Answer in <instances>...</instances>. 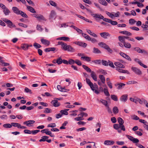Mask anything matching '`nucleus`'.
Returning <instances> with one entry per match:
<instances>
[{
	"label": "nucleus",
	"instance_id": "nucleus-1",
	"mask_svg": "<svg viewBox=\"0 0 148 148\" xmlns=\"http://www.w3.org/2000/svg\"><path fill=\"white\" fill-rule=\"evenodd\" d=\"M58 45H61V49L64 51L73 52L75 51V49L70 45H68L66 43H64L61 41H59Z\"/></svg>",
	"mask_w": 148,
	"mask_h": 148
},
{
	"label": "nucleus",
	"instance_id": "nucleus-2",
	"mask_svg": "<svg viewBox=\"0 0 148 148\" xmlns=\"http://www.w3.org/2000/svg\"><path fill=\"white\" fill-rule=\"evenodd\" d=\"M86 80L87 84L89 86L92 90L94 91L95 93L97 94H99L100 92L98 90V86L97 84L94 83L93 84L88 79L86 78Z\"/></svg>",
	"mask_w": 148,
	"mask_h": 148
},
{
	"label": "nucleus",
	"instance_id": "nucleus-3",
	"mask_svg": "<svg viewBox=\"0 0 148 148\" xmlns=\"http://www.w3.org/2000/svg\"><path fill=\"white\" fill-rule=\"evenodd\" d=\"M126 136L129 140L132 142L133 143H136V146L140 148H145V147L141 144L138 143L139 142V140L137 138H134L133 137L128 135H126Z\"/></svg>",
	"mask_w": 148,
	"mask_h": 148
},
{
	"label": "nucleus",
	"instance_id": "nucleus-4",
	"mask_svg": "<svg viewBox=\"0 0 148 148\" xmlns=\"http://www.w3.org/2000/svg\"><path fill=\"white\" fill-rule=\"evenodd\" d=\"M98 45L101 47L107 50L110 53H112V50L110 48L108 45L105 43L103 42H100L98 43Z\"/></svg>",
	"mask_w": 148,
	"mask_h": 148
},
{
	"label": "nucleus",
	"instance_id": "nucleus-5",
	"mask_svg": "<svg viewBox=\"0 0 148 148\" xmlns=\"http://www.w3.org/2000/svg\"><path fill=\"white\" fill-rule=\"evenodd\" d=\"M113 127L115 130H117L119 133H121V130L125 131V130L124 126H121L119 124H114L113 125Z\"/></svg>",
	"mask_w": 148,
	"mask_h": 148
},
{
	"label": "nucleus",
	"instance_id": "nucleus-6",
	"mask_svg": "<svg viewBox=\"0 0 148 148\" xmlns=\"http://www.w3.org/2000/svg\"><path fill=\"white\" fill-rule=\"evenodd\" d=\"M131 69L135 74L138 75H141L142 74V72L140 70L136 67L132 66L131 67Z\"/></svg>",
	"mask_w": 148,
	"mask_h": 148
},
{
	"label": "nucleus",
	"instance_id": "nucleus-7",
	"mask_svg": "<svg viewBox=\"0 0 148 148\" xmlns=\"http://www.w3.org/2000/svg\"><path fill=\"white\" fill-rule=\"evenodd\" d=\"M2 19L6 23L8 24V26L10 28L15 27V25L13 24L12 22L10 20L6 18H3Z\"/></svg>",
	"mask_w": 148,
	"mask_h": 148
},
{
	"label": "nucleus",
	"instance_id": "nucleus-8",
	"mask_svg": "<svg viewBox=\"0 0 148 148\" xmlns=\"http://www.w3.org/2000/svg\"><path fill=\"white\" fill-rule=\"evenodd\" d=\"M57 88L58 89L62 92H66L69 91V89L65 88V87H62L61 86L58 85L57 86Z\"/></svg>",
	"mask_w": 148,
	"mask_h": 148
},
{
	"label": "nucleus",
	"instance_id": "nucleus-9",
	"mask_svg": "<svg viewBox=\"0 0 148 148\" xmlns=\"http://www.w3.org/2000/svg\"><path fill=\"white\" fill-rule=\"evenodd\" d=\"M100 34L102 37L105 39H107L108 37H110L111 36L110 34L107 32L101 33Z\"/></svg>",
	"mask_w": 148,
	"mask_h": 148
},
{
	"label": "nucleus",
	"instance_id": "nucleus-10",
	"mask_svg": "<svg viewBox=\"0 0 148 148\" xmlns=\"http://www.w3.org/2000/svg\"><path fill=\"white\" fill-rule=\"evenodd\" d=\"M74 43L84 48L86 47L87 45V44L86 43L80 41L75 42Z\"/></svg>",
	"mask_w": 148,
	"mask_h": 148
},
{
	"label": "nucleus",
	"instance_id": "nucleus-11",
	"mask_svg": "<svg viewBox=\"0 0 148 148\" xmlns=\"http://www.w3.org/2000/svg\"><path fill=\"white\" fill-rule=\"evenodd\" d=\"M125 85V84L121 83H116L115 84V86L117 87V88L118 90L122 89L124 87Z\"/></svg>",
	"mask_w": 148,
	"mask_h": 148
},
{
	"label": "nucleus",
	"instance_id": "nucleus-12",
	"mask_svg": "<svg viewBox=\"0 0 148 148\" xmlns=\"http://www.w3.org/2000/svg\"><path fill=\"white\" fill-rule=\"evenodd\" d=\"M128 38L127 36H119L118 37V39L119 41L123 43V44L125 42V39H127V38Z\"/></svg>",
	"mask_w": 148,
	"mask_h": 148
},
{
	"label": "nucleus",
	"instance_id": "nucleus-13",
	"mask_svg": "<svg viewBox=\"0 0 148 148\" xmlns=\"http://www.w3.org/2000/svg\"><path fill=\"white\" fill-rule=\"evenodd\" d=\"M134 60L135 62H137L140 66H143L144 68H147V66L143 64L138 59L135 58L134 59Z\"/></svg>",
	"mask_w": 148,
	"mask_h": 148
},
{
	"label": "nucleus",
	"instance_id": "nucleus-14",
	"mask_svg": "<svg viewBox=\"0 0 148 148\" xmlns=\"http://www.w3.org/2000/svg\"><path fill=\"white\" fill-rule=\"evenodd\" d=\"M127 99V95L125 94L121 96L120 98V100L123 102H125Z\"/></svg>",
	"mask_w": 148,
	"mask_h": 148
},
{
	"label": "nucleus",
	"instance_id": "nucleus-15",
	"mask_svg": "<svg viewBox=\"0 0 148 148\" xmlns=\"http://www.w3.org/2000/svg\"><path fill=\"white\" fill-rule=\"evenodd\" d=\"M40 41L42 44L45 45L47 46L49 45L50 44V41L46 39H41L40 40Z\"/></svg>",
	"mask_w": 148,
	"mask_h": 148
},
{
	"label": "nucleus",
	"instance_id": "nucleus-16",
	"mask_svg": "<svg viewBox=\"0 0 148 148\" xmlns=\"http://www.w3.org/2000/svg\"><path fill=\"white\" fill-rule=\"evenodd\" d=\"M91 15L95 18H97L100 19H103L104 18V17L101 14H92Z\"/></svg>",
	"mask_w": 148,
	"mask_h": 148
},
{
	"label": "nucleus",
	"instance_id": "nucleus-17",
	"mask_svg": "<svg viewBox=\"0 0 148 148\" xmlns=\"http://www.w3.org/2000/svg\"><path fill=\"white\" fill-rule=\"evenodd\" d=\"M12 10L14 13L17 15H19L21 10H19L18 8L16 7H13L12 8Z\"/></svg>",
	"mask_w": 148,
	"mask_h": 148
},
{
	"label": "nucleus",
	"instance_id": "nucleus-18",
	"mask_svg": "<svg viewBox=\"0 0 148 148\" xmlns=\"http://www.w3.org/2000/svg\"><path fill=\"white\" fill-rule=\"evenodd\" d=\"M134 49L137 52L139 53H147V52L145 50H141L138 47H136L134 48Z\"/></svg>",
	"mask_w": 148,
	"mask_h": 148
},
{
	"label": "nucleus",
	"instance_id": "nucleus-19",
	"mask_svg": "<svg viewBox=\"0 0 148 148\" xmlns=\"http://www.w3.org/2000/svg\"><path fill=\"white\" fill-rule=\"evenodd\" d=\"M35 121L32 120H29L25 121L23 122V124L26 125L27 126H29V125L33 124L35 123Z\"/></svg>",
	"mask_w": 148,
	"mask_h": 148
},
{
	"label": "nucleus",
	"instance_id": "nucleus-20",
	"mask_svg": "<svg viewBox=\"0 0 148 148\" xmlns=\"http://www.w3.org/2000/svg\"><path fill=\"white\" fill-rule=\"evenodd\" d=\"M81 59L84 61L89 62L91 61V58L88 56H82L81 58Z\"/></svg>",
	"mask_w": 148,
	"mask_h": 148
},
{
	"label": "nucleus",
	"instance_id": "nucleus-21",
	"mask_svg": "<svg viewBox=\"0 0 148 148\" xmlns=\"http://www.w3.org/2000/svg\"><path fill=\"white\" fill-rule=\"evenodd\" d=\"M51 103L53 104L55 107H58L60 106V103L58 102L57 100H55L52 101Z\"/></svg>",
	"mask_w": 148,
	"mask_h": 148
},
{
	"label": "nucleus",
	"instance_id": "nucleus-22",
	"mask_svg": "<svg viewBox=\"0 0 148 148\" xmlns=\"http://www.w3.org/2000/svg\"><path fill=\"white\" fill-rule=\"evenodd\" d=\"M114 65L117 66L121 68H124L125 66L119 62H115L114 63Z\"/></svg>",
	"mask_w": 148,
	"mask_h": 148
},
{
	"label": "nucleus",
	"instance_id": "nucleus-23",
	"mask_svg": "<svg viewBox=\"0 0 148 148\" xmlns=\"http://www.w3.org/2000/svg\"><path fill=\"white\" fill-rule=\"evenodd\" d=\"M26 7L27 9L29 11L31 12L32 13H36V11L34 9V8H33L32 7L28 6V5H27Z\"/></svg>",
	"mask_w": 148,
	"mask_h": 148
},
{
	"label": "nucleus",
	"instance_id": "nucleus-24",
	"mask_svg": "<svg viewBox=\"0 0 148 148\" xmlns=\"http://www.w3.org/2000/svg\"><path fill=\"white\" fill-rule=\"evenodd\" d=\"M99 77L102 83L103 84L105 83L106 80L105 77L104 76L101 75H99Z\"/></svg>",
	"mask_w": 148,
	"mask_h": 148
},
{
	"label": "nucleus",
	"instance_id": "nucleus-25",
	"mask_svg": "<svg viewBox=\"0 0 148 148\" xmlns=\"http://www.w3.org/2000/svg\"><path fill=\"white\" fill-rule=\"evenodd\" d=\"M114 143L113 141L109 140H106L104 142V144L106 145H113Z\"/></svg>",
	"mask_w": 148,
	"mask_h": 148
},
{
	"label": "nucleus",
	"instance_id": "nucleus-26",
	"mask_svg": "<svg viewBox=\"0 0 148 148\" xmlns=\"http://www.w3.org/2000/svg\"><path fill=\"white\" fill-rule=\"evenodd\" d=\"M90 76L95 81H97V77L95 73L93 71H92L91 72Z\"/></svg>",
	"mask_w": 148,
	"mask_h": 148
},
{
	"label": "nucleus",
	"instance_id": "nucleus-27",
	"mask_svg": "<svg viewBox=\"0 0 148 148\" xmlns=\"http://www.w3.org/2000/svg\"><path fill=\"white\" fill-rule=\"evenodd\" d=\"M3 12L4 13V14L6 16L8 15L10 13V10L7 7L3 10Z\"/></svg>",
	"mask_w": 148,
	"mask_h": 148
},
{
	"label": "nucleus",
	"instance_id": "nucleus-28",
	"mask_svg": "<svg viewBox=\"0 0 148 148\" xmlns=\"http://www.w3.org/2000/svg\"><path fill=\"white\" fill-rule=\"evenodd\" d=\"M119 33L123 34H125L127 36H131L132 35V34L129 32L126 31H120L119 32Z\"/></svg>",
	"mask_w": 148,
	"mask_h": 148
},
{
	"label": "nucleus",
	"instance_id": "nucleus-29",
	"mask_svg": "<svg viewBox=\"0 0 148 148\" xmlns=\"http://www.w3.org/2000/svg\"><path fill=\"white\" fill-rule=\"evenodd\" d=\"M92 52L95 54H100L101 53V52L99 50L95 47H94L93 48Z\"/></svg>",
	"mask_w": 148,
	"mask_h": 148
},
{
	"label": "nucleus",
	"instance_id": "nucleus-30",
	"mask_svg": "<svg viewBox=\"0 0 148 148\" xmlns=\"http://www.w3.org/2000/svg\"><path fill=\"white\" fill-rule=\"evenodd\" d=\"M88 40L90 41L92 43L95 44L98 42V40L95 38L90 37Z\"/></svg>",
	"mask_w": 148,
	"mask_h": 148
},
{
	"label": "nucleus",
	"instance_id": "nucleus-31",
	"mask_svg": "<svg viewBox=\"0 0 148 148\" xmlns=\"http://www.w3.org/2000/svg\"><path fill=\"white\" fill-rule=\"evenodd\" d=\"M117 121L119 123V124L121 125V126H124L123 125L124 123V121L120 117L118 118L117 119Z\"/></svg>",
	"mask_w": 148,
	"mask_h": 148
},
{
	"label": "nucleus",
	"instance_id": "nucleus-32",
	"mask_svg": "<svg viewBox=\"0 0 148 148\" xmlns=\"http://www.w3.org/2000/svg\"><path fill=\"white\" fill-rule=\"evenodd\" d=\"M37 18H38V20L39 21H46V19H45L44 16L41 14H38V17H37Z\"/></svg>",
	"mask_w": 148,
	"mask_h": 148
},
{
	"label": "nucleus",
	"instance_id": "nucleus-33",
	"mask_svg": "<svg viewBox=\"0 0 148 148\" xmlns=\"http://www.w3.org/2000/svg\"><path fill=\"white\" fill-rule=\"evenodd\" d=\"M56 49V48L55 47H50L48 48H47L45 49V52H49L51 51H54Z\"/></svg>",
	"mask_w": 148,
	"mask_h": 148
},
{
	"label": "nucleus",
	"instance_id": "nucleus-34",
	"mask_svg": "<svg viewBox=\"0 0 148 148\" xmlns=\"http://www.w3.org/2000/svg\"><path fill=\"white\" fill-rule=\"evenodd\" d=\"M48 136H43L41 137V139L39 140V142H44L46 141V139H48Z\"/></svg>",
	"mask_w": 148,
	"mask_h": 148
},
{
	"label": "nucleus",
	"instance_id": "nucleus-35",
	"mask_svg": "<svg viewBox=\"0 0 148 148\" xmlns=\"http://www.w3.org/2000/svg\"><path fill=\"white\" fill-rule=\"evenodd\" d=\"M56 15V13L54 11L52 10L49 16V18L50 19H51L53 18Z\"/></svg>",
	"mask_w": 148,
	"mask_h": 148
},
{
	"label": "nucleus",
	"instance_id": "nucleus-36",
	"mask_svg": "<svg viewBox=\"0 0 148 148\" xmlns=\"http://www.w3.org/2000/svg\"><path fill=\"white\" fill-rule=\"evenodd\" d=\"M82 66L87 72L89 73L91 72L92 71L87 66L83 65Z\"/></svg>",
	"mask_w": 148,
	"mask_h": 148
},
{
	"label": "nucleus",
	"instance_id": "nucleus-37",
	"mask_svg": "<svg viewBox=\"0 0 148 148\" xmlns=\"http://www.w3.org/2000/svg\"><path fill=\"white\" fill-rule=\"evenodd\" d=\"M19 15H21L24 18H27L28 17V16L26 14V13L21 11L20 12V13H19Z\"/></svg>",
	"mask_w": 148,
	"mask_h": 148
},
{
	"label": "nucleus",
	"instance_id": "nucleus-38",
	"mask_svg": "<svg viewBox=\"0 0 148 148\" xmlns=\"http://www.w3.org/2000/svg\"><path fill=\"white\" fill-rule=\"evenodd\" d=\"M29 47V45L27 44H24L22 45V48L24 50H26L28 49Z\"/></svg>",
	"mask_w": 148,
	"mask_h": 148
},
{
	"label": "nucleus",
	"instance_id": "nucleus-39",
	"mask_svg": "<svg viewBox=\"0 0 148 148\" xmlns=\"http://www.w3.org/2000/svg\"><path fill=\"white\" fill-rule=\"evenodd\" d=\"M100 102H101L103 105L106 106H108V102L103 99H101L100 100Z\"/></svg>",
	"mask_w": 148,
	"mask_h": 148
},
{
	"label": "nucleus",
	"instance_id": "nucleus-40",
	"mask_svg": "<svg viewBox=\"0 0 148 148\" xmlns=\"http://www.w3.org/2000/svg\"><path fill=\"white\" fill-rule=\"evenodd\" d=\"M124 46L126 48L130 49L131 47V44L128 42H125L124 44Z\"/></svg>",
	"mask_w": 148,
	"mask_h": 148
},
{
	"label": "nucleus",
	"instance_id": "nucleus-41",
	"mask_svg": "<svg viewBox=\"0 0 148 148\" xmlns=\"http://www.w3.org/2000/svg\"><path fill=\"white\" fill-rule=\"evenodd\" d=\"M62 60L61 57H60L57 59V62L58 64H61L62 63Z\"/></svg>",
	"mask_w": 148,
	"mask_h": 148
},
{
	"label": "nucleus",
	"instance_id": "nucleus-42",
	"mask_svg": "<svg viewBox=\"0 0 148 148\" xmlns=\"http://www.w3.org/2000/svg\"><path fill=\"white\" fill-rule=\"evenodd\" d=\"M111 98L112 99L115 101H117L118 100V99L117 96L114 95H111Z\"/></svg>",
	"mask_w": 148,
	"mask_h": 148
},
{
	"label": "nucleus",
	"instance_id": "nucleus-43",
	"mask_svg": "<svg viewBox=\"0 0 148 148\" xmlns=\"http://www.w3.org/2000/svg\"><path fill=\"white\" fill-rule=\"evenodd\" d=\"M105 95L106 96H109L110 94L107 89L104 88L103 90Z\"/></svg>",
	"mask_w": 148,
	"mask_h": 148
},
{
	"label": "nucleus",
	"instance_id": "nucleus-44",
	"mask_svg": "<svg viewBox=\"0 0 148 148\" xmlns=\"http://www.w3.org/2000/svg\"><path fill=\"white\" fill-rule=\"evenodd\" d=\"M113 113L116 114L119 112V110L118 108L116 106L114 107L112 109Z\"/></svg>",
	"mask_w": 148,
	"mask_h": 148
},
{
	"label": "nucleus",
	"instance_id": "nucleus-45",
	"mask_svg": "<svg viewBox=\"0 0 148 148\" xmlns=\"http://www.w3.org/2000/svg\"><path fill=\"white\" fill-rule=\"evenodd\" d=\"M33 46L36 49L41 47V46L40 45L36 42H35L34 43Z\"/></svg>",
	"mask_w": 148,
	"mask_h": 148
},
{
	"label": "nucleus",
	"instance_id": "nucleus-46",
	"mask_svg": "<svg viewBox=\"0 0 148 148\" xmlns=\"http://www.w3.org/2000/svg\"><path fill=\"white\" fill-rule=\"evenodd\" d=\"M3 127L5 128H11L12 127V125H11V124L6 123L3 124Z\"/></svg>",
	"mask_w": 148,
	"mask_h": 148
},
{
	"label": "nucleus",
	"instance_id": "nucleus-47",
	"mask_svg": "<svg viewBox=\"0 0 148 148\" xmlns=\"http://www.w3.org/2000/svg\"><path fill=\"white\" fill-rule=\"evenodd\" d=\"M99 2L105 6H107L108 5V3L105 0H100Z\"/></svg>",
	"mask_w": 148,
	"mask_h": 148
},
{
	"label": "nucleus",
	"instance_id": "nucleus-48",
	"mask_svg": "<svg viewBox=\"0 0 148 148\" xmlns=\"http://www.w3.org/2000/svg\"><path fill=\"white\" fill-rule=\"evenodd\" d=\"M60 112L61 114H62V115H67L68 114V113L67 112H66V111L65 109L64 110H62L60 111Z\"/></svg>",
	"mask_w": 148,
	"mask_h": 148
},
{
	"label": "nucleus",
	"instance_id": "nucleus-49",
	"mask_svg": "<svg viewBox=\"0 0 148 148\" xmlns=\"http://www.w3.org/2000/svg\"><path fill=\"white\" fill-rule=\"evenodd\" d=\"M92 62L96 64H100L101 62V60H93Z\"/></svg>",
	"mask_w": 148,
	"mask_h": 148
},
{
	"label": "nucleus",
	"instance_id": "nucleus-50",
	"mask_svg": "<svg viewBox=\"0 0 148 148\" xmlns=\"http://www.w3.org/2000/svg\"><path fill=\"white\" fill-rule=\"evenodd\" d=\"M82 36L84 37L86 40H88L90 38V36L86 34L83 33H82Z\"/></svg>",
	"mask_w": 148,
	"mask_h": 148
},
{
	"label": "nucleus",
	"instance_id": "nucleus-51",
	"mask_svg": "<svg viewBox=\"0 0 148 148\" xmlns=\"http://www.w3.org/2000/svg\"><path fill=\"white\" fill-rule=\"evenodd\" d=\"M81 115V116L82 118L83 117L85 116L86 117L88 116V115L87 113L84 112H81L78 115V116H79Z\"/></svg>",
	"mask_w": 148,
	"mask_h": 148
},
{
	"label": "nucleus",
	"instance_id": "nucleus-52",
	"mask_svg": "<svg viewBox=\"0 0 148 148\" xmlns=\"http://www.w3.org/2000/svg\"><path fill=\"white\" fill-rule=\"evenodd\" d=\"M49 3L50 5L52 6L55 7L57 6V3L55 2H54L53 1L51 0L50 1H49Z\"/></svg>",
	"mask_w": 148,
	"mask_h": 148
},
{
	"label": "nucleus",
	"instance_id": "nucleus-53",
	"mask_svg": "<svg viewBox=\"0 0 148 148\" xmlns=\"http://www.w3.org/2000/svg\"><path fill=\"white\" fill-rule=\"evenodd\" d=\"M102 64L103 65L105 66H108V62L107 61L102 60L101 61Z\"/></svg>",
	"mask_w": 148,
	"mask_h": 148
},
{
	"label": "nucleus",
	"instance_id": "nucleus-54",
	"mask_svg": "<svg viewBox=\"0 0 148 148\" xmlns=\"http://www.w3.org/2000/svg\"><path fill=\"white\" fill-rule=\"evenodd\" d=\"M136 21L134 19L131 18L129 20V23L132 25L134 24Z\"/></svg>",
	"mask_w": 148,
	"mask_h": 148
},
{
	"label": "nucleus",
	"instance_id": "nucleus-55",
	"mask_svg": "<svg viewBox=\"0 0 148 148\" xmlns=\"http://www.w3.org/2000/svg\"><path fill=\"white\" fill-rule=\"evenodd\" d=\"M108 64L109 66L113 68H115V66L114 65L113 63L110 60H108Z\"/></svg>",
	"mask_w": 148,
	"mask_h": 148
},
{
	"label": "nucleus",
	"instance_id": "nucleus-56",
	"mask_svg": "<svg viewBox=\"0 0 148 148\" xmlns=\"http://www.w3.org/2000/svg\"><path fill=\"white\" fill-rule=\"evenodd\" d=\"M56 125L55 123H51V124H49L47 125V127H51L52 128H53L56 127Z\"/></svg>",
	"mask_w": 148,
	"mask_h": 148
},
{
	"label": "nucleus",
	"instance_id": "nucleus-57",
	"mask_svg": "<svg viewBox=\"0 0 148 148\" xmlns=\"http://www.w3.org/2000/svg\"><path fill=\"white\" fill-rule=\"evenodd\" d=\"M62 40L64 41H69L70 40V38L69 37L66 36L62 37Z\"/></svg>",
	"mask_w": 148,
	"mask_h": 148
},
{
	"label": "nucleus",
	"instance_id": "nucleus-58",
	"mask_svg": "<svg viewBox=\"0 0 148 148\" xmlns=\"http://www.w3.org/2000/svg\"><path fill=\"white\" fill-rule=\"evenodd\" d=\"M131 117L132 119L135 120H138L139 119V118L135 115H133L131 116Z\"/></svg>",
	"mask_w": 148,
	"mask_h": 148
},
{
	"label": "nucleus",
	"instance_id": "nucleus-59",
	"mask_svg": "<svg viewBox=\"0 0 148 148\" xmlns=\"http://www.w3.org/2000/svg\"><path fill=\"white\" fill-rule=\"evenodd\" d=\"M75 63L79 66H81L82 65V63L78 59H76L75 61Z\"/></svg>",
	"mask_w": 148,
	"mask_h": 148
},
{
	"label": "nucleus",
	"instance_id": "nucleus-60",
	"mask_svg": "<svg viewBox=\"0 0 148 148\" xmlns=\"http://www.w3.org/2000/svg\"><path fill=\"white\" fill-rule=\"evenodd\" d=\"M69 64L71 65H73L75 63V61L72 59H69Z\"/></svg>",
	"mask_w": 148,
	"mask_h": 148
},
{
	"label": "nucleus",
	"instance_id": "nucleus-61",
	"mask_svg": "<svg viewBox=\"0 0 148 148\" xmlns=\"http://www.w3.org/2000/svg\"><path fill=\"white\" fill-rule=\"evenodd\" d=\"M106 14L109 16L111 18H112L114 17L113 14L112 13H110L108 12H106Z\"/></svg>",
	"mask_w": 148,
	"mask_h": 148
},
{
	"label": "nucleus",
	"instance_id": "nucleus-62",
	"mask_svg": "<svg viewBox=\"0 0 148 148\" xmlns=\"http://www.w3.org/2000/svg\"><path fill=\"white\" fill-rule=\"evenodd\" d=\"M51 110L49 108H46L44 112L46 113H50L51 112Z\"/></svg>",
	"mask_w": 148,
	"mask_h": 148
},
{
	"label": "nucleus",
	"instance_id": "nucleus-63",
	"mask_svg": "<svg viewBox=\"0 0 148 148\" xmlns=\"http://www.w3.org/2000/svg\"><path fill=\"white\" fill-rule=\"evenodd\" d=\"M24 90L25 92L27 93L29 92L30 94H32V93L31 90L30 89H29L27 87H25Z\"/></svg>",
	"mask_w": 148,
	"mask_h": 148
},
{
	"label": "nucleus",
	"instance_id": "nucleus-64",
	"mask_svg": "<svg viewBox=\"0 0 148 148\" xmlns=\"http://www.w3.org/2000/svg\"><path fill=\"white\" fill-rule=\"evenodd\" d=\"M25 134H31V131L28 130H25L24 131Z\"/></svg>",
	"mask_w": 148,
	"mask_h": 148
}]
</instances>
